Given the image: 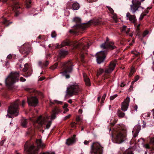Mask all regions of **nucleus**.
Listing matches in <instances>:
<instances>
[{"label": "nucleus", "mask_w": 154, "mask_h": 154, "mask_svg": "<svg viewBox=\"0 0 154 154\" xmlns=\"http://www.w3.org/2000/svg\"><path fill=\"white\" fill-rule=\"evenodd\" d=\"M52 113L50 118L49 117L42 118L41 116H39L35 121H33L36 123L41 124L42 125L44 124L45 125H51L52 121L55 119L56 118V115L58 114L60 112V109L57 107H55L52 110Z\"/></svg>", "instance_id": "obj_1"}, {"label": "nucleus", "mask_w": 154, "mask_h": 154, "mask_svg": "<svg viewBox=\"0 0 154 154\" xmlns=\"http://www.w3.org/2000/svg\"><path fill=\"white\" fill-rule=\"evenodd\" d=\"M36 143L38 148L35 149V146L33 145H31L29 147L28 142H26L24 145V150L29 153L30 154H36L38 151V148L43 149L45 146L41 139H37L36 141Z\"/></svg>", "instance_id": "obj_2"}, {"label": "nucleus", "mask_w": 154, "mask_h": 154, "mask_svg": "<svg viewBox=\"0 0 154 154\" xmlns=\"http://www.w3.org/2000/svg\"><path fill=\"white\" fill-rule=\"evenodd\" d=\"M56 45V48H60L63 47L68 45H72L75 48H77L79 46H81L83 48V50L82 51V52H83V53H84L85 52L86 53V49L88 48L89 46V45L88 43H87V46H85L83 44L81 43V41L78 42L76 41L70 42L69 41H65L62 42L61 45H59L57 44Z\"/></svg>", "instance_id": "obj_3"}, {"label": "nucleus", "mask_w": 154, "mask_h": 154, "mask_svg": "<svg viewBox=\"0 0 154 154\" xmlns=\"http://www.w3.org/2000/svg\"><path fill=\"white\" fill-rule=\"evenodd\" d=\"M115 126V127L113 128V131L116 132L115 141L116 143L119 144L124 141L126 137V131L120 127L116 128L117 126Z\"/></svg>", "instance_id": "obj_4"}, {"label": "nucleus", "mask_w": 154, "mask_h": 154, "mask_svg": "<svg viewBox=\"0 0 154 154\" xmlns=\"http://www.w3.org/2000/svg\"><path fill=\"white\" fill-rule=\"evenodd\" d=\"M81 87L78 83L76 82H72L69 84L67 88L66 95L70 96L77 94L81 91Z\"/></svg>", "instance_id": "obj_5"}, {"label": "nucleus", "mask_w": 154, "mask_h": 154, "mask_svg": "<svg viewBox=\"0 0 154 154\" xmlns=\"http://www.w3.org/2000/svg\"><path fill=\"white\" fill-rule=\"evenodd\" d=\"M63 71L60 73L63 76H65L66 79L70 77L69 73L72 72L73 70V67L74 65L70 61L62 63Z\"/></svg>", "instance_id": "obj_6"}, {"label": "nucleus", "mask_w": 154, "mask_h": 154, "mask_svg": "<svg viewBox=\"0 0 154 154\" xmlns=\"http://www.w3.org/2000/svg\"><path fill=\"white\" fill-rule=\"evenodd\" d=\"M19 77V75L18 72H11L5 80L6 85L9 88L13 84L18 81Z\"/></svg>", "instance_id": "obj_7"}, {"label": "nucleus", "mask_w": 154, "mask_h": 154, "mask_svg": "<svg viewBox=\"0 0 154 154\" xmlns=\"http://www.w3.org/2000/svg\"><path fill=\"white\" fill-rule=\"evenodd\" d=\"M103 147L98 142L92 143L91 147L90 153L91 154H102Z\"/></svg>", "instance_id": "obj_8"}, {"label": "nucleus", "mask_w": 154, "mask_h": 154, "mask_svg": "<svg viewBox=\"0 0 154 154\" xmlns=\"http://www.w3.org/2000/svg\"><path fill=\"white\" fill-rule=\"evenodd\" d=\"M19 104V103L18 100L14 103H11L8 108V112L10 114H14L16 116H18Z\"/></svg>", "instance_id": "obj_9"}, {"label": "nucleus", "mask_w": 154, "mask_h": 154, "mask_svg": "<svg viewBox=\"0 0 154 154\" xmlns=\"http://www.w3.org/2000/svg\"><path fill=\"white\" fill-rule=\"evenodd\" d=\"M116 64V60H115L110 62L109 67L105 69V70L101 68H100L97 72L98 75H100L104 72L106 73H111L114 69Z\"/></svg>", "instance_id": "obj_10"}, {"label": "nucleus", "mask_w": 154, "mask_h": 154, "mask_svg": "<svg viewBox=\"0 0 154 154\" xmlns=\"http://www.w3.org/2000/svg\"><path fill=\"white\" fill-rule=\"evenodd\" d=\"M132 4L130 5V10L133 14H134L138 9L141 7V3L140 1L134 2V0L132 1Z\"/></svg>", "instance_id": "obj_11"}, {"label": "nucleus", "mask_w": 154, "mask_h": 154, "mask_svg": "<svg viewBox=\"0 0 154 154\" xmlns=\"http://www.w3.org/2000/svg\"><path fill=\"white\" fill-rule=\"evenodd\" d=\"M107 52L106 51H101L97 54V63L100 64L104 60Z\"/></svg>", "instance_id": "obj_12"}, {"label": "nucleus", "mask_w": 154, "mask_h": 154, "mask_svg": "<svg viewBox=\"0 0 154 154\" xmlns=\"http://www.w3.org/2000/svg\"><path fill=\"white\" fill-rule=\"evenodd\" d=\"M108 38H106V42L104 43H103L100 45V47L101 48L103 49H113L116 48V46H114V43L112 42H108Z\"/></svg>", "instance_id": "obj_13"}, {"label": "nucleus", "mask_w": 154, "mask_h": 154, "mask_svg": "<svg viewBox=\"0 0 154 154\" xmlns=\"http://www.w3.org/2000/svg\"><path fill=\"white\" fill-rule=\"evenodd\" d=\"M27 102L29 106H36L38 103V98L36 97H31L27 98Z\"/></svg>", "instance_id": "obj_14"}, {"label": "nucleus", "mask_w": 154, "mask_h": 154, "mask_svg": "<svg viewBox=\"0 0 154 154\" xmlns=\"http://www.w3.org/2000/svg\"><path fill=\"white\" fill-rule=\"evenodd\" d=\"M130 102V98L128 97L125 99L121 104V109L124 111H126L128 108Z\"/></svg>", "instance_id": "obj_15"}, {"label": "nucleus", "mask_w": 154, "mask_h": 154, "mask_svg": "<svg viewBox=\"0 0 154 154\" xmlns=\"http://www.w3.org/2000/svg\"><path fill=\"white\" fill-rule=\"evenodd\" d=\"M74 21L76 22V24L73 27H76L77 28L84 29L86 27L84 26V25L80 23L81 19L78 17H75L73 19Z\"/></svg>", "instance_id": "obj_16"}, {"label": "nucleus", "mask_w": 154, "mask_h": 154, "mask_svg": "<svg viewBox=\"0 0 154 154\" xmlns=\"http://www.w3.org/2000/svg\"><path fill=\"white\" fill-rule=\"evenodd\" d=\"M127 20H128L130 22L134 23H135L137 20L135 15L134 14H131L129 12H128L126 15Z\"/></svg>", "instance_id": "obj_17"}, {"label": "nucleus", "mask_w": 154, "mask_h": 154, "mask_svg": "<svg viewBox=\"0 0 154 154\" xmlns=\"http://www.w3.org/2000/svg\"><path fill=\"white\" fill-rule=\"evenodd\" d=\"M75 135H74L73 137L67 139L66 142V144L68 145H70L74 143L75 141Z\"/></svg>", "instance_id": "obj_18"}, {"label": "nucleus", "mask_w": 154, "mask_h": 154, "mask_svg": "<svg viewBox=\"0 0 154 154\" xmlns=\"http://www.w3.org/2000/svg\"><path fill=\"white\" fill-rule=\"evenodd\" d=\"M140 126H135L132 132L134 133L133 136L136 137L138 134V133L140 130Z\"/></svg>", "instance_id": "obj_19"}, {"label": "nucleus", "mask_w": 154, "mask_h": 154, "mask_svg": "<svg viewBox=\"0 0 154 154\" xmlns=\"http://www.w3.org/2000/svg\"><path fill=\"white\" fill-rule=\"evenodd\" d=\"M83 75L86 85L88 86H90L91 84L89 78L87 77L86 74L85 73H83Z\"/></svg>", "instance_id": "obj_20"}, {"label": "nucleus", "mask_w": 154, "mask_h": 154, "mask_svg": "<svg viewBox=\"0 0 154 154\" xmlns=\"http://www.w3.org/2000/svg\"><path fill=\"white\" fill-rule=\"evenodd\" d=\"M68 54V52L67 51L61 50L59 52V56L63 58L64 57Z\"/></svg>", "instance_id": "obj_21"}, {"label": "nucleus", "mask_w": 154, "mask_h": 154, "mask_svg": "<svg viewBox=\"0 0 154 154\" xmlns=\"http://www.w3.org/2000/svg\"><path fill=\"white\" fill-rule=\"evenodd\" d=\"M80 8L79 4L77 2L74 3L72 5V8L73 10H77Z\"/></svg>", "instance_id": "obj_22"}, {"label": "nucleus", "mask_w": 154, "mask_h": 154, "mask_svg": "<svg viewBox=\"0 0 154 154\" xmlns=\"http://www.w3.org/2000/svg\"><path fill=\"white\" fill-rule=\"evenodd\" d=\"M123 154H134L132 149H127L123 153Z\"/></svg>", "instance_id": "obj_23"}, {"label": "nucleus", "mask_w": 154, "mask_h": 154, "mask_svg": "<svg viewBox=\"0 0 154 154\" xmlns=\"http://www.w3.org/2000/svg\"><path fill=\"white\" fill-rule=\"evenodd\" d=\"M13 10L15 11V10L17 9L18 8H20V6L18 5L17 2H15L13 7Z\"/></svg>", "instance_id": "obj_24"}, {"label": "nucleus", "mask_w": 154, "mask_h": 154, "mask_svg": "<svg viewBox=\"0 0 154 154\" xmlns=\"http://www.w3.org/2000/svg\"><path fill=\"white\" fill-rule=\"evenodd\" d=\"M29 120L26 119H23L21 120V125H26L27 124Z\"/></svg>", "instance_id": "obj_25"}, {"label": "nucleus", "mask_w": 154, "mask_h": 154, "mask_svg": "<svg viewBox=\"0 0 154 154\" xmlns=\"http://www.w3.org/2000/svg\"><path fill=\"white\" fill-rule=\"evenodd\" d=\"M118 116L120 118H123L124 116L125 115V113L121 112L120 110H119L118 111Z\"/></svg>", "instance_id": "obj_26"}, {"label": "nucleus", "mask_w": 154, "mask_h": 154, "mask_svg": "<svg viewBox=\"0 0 154 154\" xmlns=\"http://www.w3.org/2000/svg\"><path fill=\"white\" fill-rule=\"evenodd\" d=\"M135 71V68L133 67H132L131 68L130 72L129 74V77H130L132 76Z\"/></svg>", "instance_id": "obj_27"}, {"label": "nucleus", "mask_w": 154, "mask_h": 154, "mask_svg": "<svg viewBox=\"0 0 154 154\" xmlns=\"http://www.w3.org/2000/svg\"><path fill=\"white\" fill-rule=\"evenodd\" d=\"M8 21L6 19H5L3 21V23L5 24L6 26H8L9 25L12 23V22H9L8 23Z\"/></svg>", "instance_id": "obj_28"}, {"label": "nucleus", "mask_w": 154, "mask_h": 154, "mask_svg": "<svg viewBox=\"0 0 154 154\" xmlns=\"http://www.w3.org/2000/svg\"><path fill=\"white\" fill-rule=\"evenodd\" d=\"M112 14V18L116 22H117V17L116 15V14L114 13L113 14Z\"/></svg>", "instance_id": "obj_29"}, {"label": "nucleus", "mask_w": 154, "mask_h": 154, "mask_svg": "<svg viewBox=\"0 0 154 154\" xmlns=\"http://www.w3.org/2000/svg\"><path fill=\"white\" fill-rule=\"evenodd\" d=\"M28 68V64L26 63L24 65V67L23 69V71L24 72H26V71Z\"/></svg>", "instance_id": "obj_30"}, {"label": "nucleus", "mask_w": 154, "mask_h": 154, "mask_svg": "<svg viewBox=\"0 0 154 154\" xmlns=\"http://www.w3.org/2000/svg\"><path fill=\"white\" fill-rule=\"evenodd\" d=\"M58 64V63H56L54 64L50 67V69L52 70L54 69L57 68Z\"/></svg>", "instance_id": "obj_31"}, {"label": "nucleus", "mask_w": 154, "mask_h": 154, "mask_svg": "<svg viewBox=\"0 0 154 154\" xmlns=\"http://www.w3.org/2000/svg\"><path fill=\"white\" fill-rule=\"evenodd\" d=\"M106 94H104L101 100V104L103 103H104V101L105 100V98L106 97Z\"/></svg>", "instance_id": "obj_32"}, {"label": "nucleus", "mask_w": 154, "mask_h": 154, "mask_svg": "<svg viewBox=\"0 0 154 154\" xmlns=\"http://www.w3.org/2000/svg\"><path fill=\"white\" fill-rule=\"evenodd\" d=\"M131 53L134 54V55L135 56H138L139 54V52L135 50L132 51H131Z\"/></svg>", "instance_id": "obj_33"}, {"label": "nucleus", "mask_w": 154, "mask_h": 154, "mask_svg": "<svg viewBox=\"0 0 154 154\" xmlns=\"http://www.w3.org/2000/svg\"><path fill=\"white\" fill-rule=\"evenodd\" d=\"M107 8L109 9V11L110 13L111 14H113L114 12V11L113 10V9L111 8L109 6H107Z\"/></svg>", "instance_id": "obj_34"}, {"label": "nucleus", "mask_w": 154, "mask_h": 154, "mask_svg": "<svg viewBox=\"0 0 154 154\" xmlns=\"http://www.w3.org/2000/svg\"><path fill=\"white\" fill-rule=\"evenodd\" d=\"M56 36V34L55 32H52L51 34V36L52 38H55Z\"/></svg>", "instance_id": "obj_35"}, {"label": "nucleus", "mask_w": 154, "mask_h": 154, "mask_svg": "<svg viewBox=\"0 0 154 154\" xmlns=\"http://www.w3.org/2000/svg\"><path fill=\"white\" fill-rule=\"evenodd\" d=\"M127 29V26H124L122 27V28L121 29L122 31V32H125Z\"/></svg>", "instance_id": "obj_36"}, {"label": "nucleus", "mask_w": 154, "mask_h": 154, "mask_svg": "<svg viewBox=\"0 0 154 154\" xmlns=\"http://www.w3.org/2000/svg\"><path fill=\"white\" fill-rule=\"evenodd\" d=\"M81 120V116H77L76 117V120L77 122H79Z\"/></svg>", "instance_id": "obj_37"}, {"label": "nucleus", "mask_w": 154, "mask_h": 154, "mask_svg": "<svg viewBox=\"0 0 154 154\" xmlns=\"http://www.w3.org/2000/svg\"><path fill=\"white\" fill-rule=\"evenodd\" d=\"M117 96V94H115L113 96H111L110 97V99L111 100H113Z\"/></svg>", "instance_id": "obj_38"}, {"label": "nucleus", "mask_w": 154, "mask_h": 154, "mask_svg": "<svg viewBox=\"0 0 154 154\" xmlns=\"http://www.w3.org/2000/svg\"><path fill=\"white\" fill-rule=\"evenodd\" d=\"M148 33V31L147 30H146L144 32L143 34V37H145Z\"/></svg>", "instance_id": "obj_39"}, {"label": "nucleus", "mask_w": 154, "mask_h": 154, "mask_svg": "<svg viewBox=\"0 0 154 154\" xmlns=\"http://www.w3.org/2000/svg\"><path fill=\"white\" fill-rule=\"evenodd\" d=\"M143 146L146 149H149L150 147L149 146V145L148 144H146L143 145Z\"/></svg>", "instance_id": "obj_40"}, {"label": "nucleus", "mask_w": 154, "mask_h": 154, "mask_svg": "<svg viewBox=\"0 0 154 154\" xmlns=\"http://www.w3.org/2000/svg\"><path fill=\"white\" fill-rule=\"evenodd\" d=\"M139 79V77L138 75L136 76L134 80L133 81V82H135L137 81Z\"/></svg>", "instance_id": "obj_41"}, {"label": "nucleus", "mask_w": 154, "mask_h": 154, "mask_svg": "<svg viewBox=\"0 0 154 154\" xmlns=\"http://www.w3.org/2000/svg\"><path fill=\"white\" fill-rule=\"evenodd\" d=\"M49 64V62L48 61H46L45 63H43V65L45 66H47Z\"/></svg>", "instance_id": "obj_42"}, {"label": "nucleus", "mask_w": 154, "mask_h": 154, "mask_svg": "<svg viewBox=\"0 0 154 154\" xmlns=\"http://www.w3.org/2000/svg\"><path fill=\"white\" fill-rule=\"evenodd\" d=\"M150 143L154 145V138H152L150 140Z\"/></svg>", "instance_id": "obj_43"}, {"label": "nucleus", "mask_w": 154, "mask_h": 154, "mask_svg": "<svg viewBox=\"0 0 154 154\" xmlns=\"http://www.w3.org/2000/svg\"><path fill=\"white\" fill-rule=\"evenodd\" d=\"M147 116V117H149L150 116V113H147V114H143L142 115V117H143L144 118V116Z\"/></svg>", "instance_id": "obj_44"}, {"label": "nucleus", "mask_w": 154, "mask_h": 154, "mask_svg": "<svg viewBox=\"0 0 154 154\" xmlns=\"http://www.w3.org/2000/svg\"><path fill=\"white\" fill-rule=\"evenodd\" d=\"M71 116V115L70 114H69L67 116H65L64 118V120L67 119L69 118Z\"/></svg>", "instance_id": "obj_45"}, {"label": "nucleus", "mask_w": 154, "mask_h": 154, "mask_svg": "<svg viewBox=\"0 0 154 154\" xmlns=\"http://www.w3.org/2000/svg\"><path fill=\"white\" fill-rule=\"evenodd\" d=\"M25 103H26V101H25V100H22V104H21V106L23 107L24 106Z\"/></svg>", "instance_id": "obj_46"}, {"label": "nucleus", "mask_w": 154, "mask_h": 154, "mask_svg": "<svg viewBox=\"0 0 154 154\" xmlns=\"http://www.w3.org/2000/svg\"><path fill=\"white\" fill-rule=\"evenodd\" d=\"M54 102L55 103H57L58 104H61L62 103V102L61 101H57V100H55Z\"/></svg>", "instance_id": "obj_47"}, {"label": "nucleus", "mask_w": 154, "mask_h": 154, "mask_svg": "<svg viewBox=\"0 0 154 154\" xmlns=\"http://www.w3.org/2000/svg\"><path fill=\"white\" fill-rule=\"evenodd\" d=\"M89 141L85 140L84 142V143L85 145H88L89 144Z\"/></svg>", "instance_id": "obj_48"}, {"label": "nucleus", "mask_w": 154, "mask_h": 154, "mask_svg": "<svg viewBox=\"0 0 154 154\" xmlns=\"http://www.w3.org/2000/svg\"><path fill=\"white\" fill-rule=\"evenodd\" d=\"M20 80L21 82H24L25 81L26 79L23 78L21 77L20 78Z\"/></svg>", "instance_id": "obj_49"}, {"label": "nucleus", "mask_w": 154, "mask_h": 154, "mask_svg": "<svg viewBox=\"0 0 154 154\" xmlns=\"http://www.w3.org/2000/svg\"><path fill=\"white\" fill-rule=\"evenodd\" d=\"M68 105L67 103H65L64 104V106H63V108H66L68 107Z\"/></svg>", "instance_id": "obj_50"}, {"label": "nucleus", "mask_w": 154, "mask_h": 154, "mask_svg": "<svg viewBox=\"0 0 154 154\" xmlns=\"http://www.w3.org/2000/svg\"><path fill=\"white\" fill-rule=\"evenodd\" d=\"M43 62L41 61H39L38 62V65L40 66H41L42 65H43Z\"/></svg>", "instance_id": "obj_51"}, {"label": "nucleus", "mask_w": 154, "mask_h": 154, "mask_svg": "<svg viewBox=\"0 0 154 154\" xmlns=\"http://www.w3.org/2000/svg\"><path fill=\"white\" fill-rule=\"evenodd\" d=\"M130 29L127 28V29L126 31H125V33L128 34V33L130 32Z\"/></svg>", "instance_id": "obj_52"}, {"label": "nucleus", "mask_w": 154, "mask_h": 154, "mask_svg": "<svg viewBox=\"0 0 154 154\" xmlns=\"http://www.w3.org/2000/svg\"><path fill=\"white\" fill-rule=\"evenodd\" d=\"M84 55L82 54H82H81V60L82 61H83V58H84Z\"/></svg>", "instance_id": "obj_53"}, {"label": "nucleus", "mask_w": 154, "mask_h": 154, "mask_svg": "<svg viewBox=\"0 0 154 154\" xmlns=\"http://www.w3.org/2000/svg\"><path fill=\"white\" fill-rule=\"evenodd\" d=\"M7 58L8 59H11L12 58V55L11 54H9L7 57Z\"/></svg>", "instance_id": "obj_54"}, {"label": "nucleus", "mask_w": 154, "mask_h": 154, "mask_svg": "<svg viewBox=\"0 0 154 154\" xmlns=\"http://www.w3.org/2000/svg\"><path fill=\"white\" fill-rule=\"evenodd\" d=\"M45 77H42L39 78V80L40 81H42V80H43L45 79Z\"/></svg>", "instance_id": "obj_55"}, {"label": "nucleus", "mask_w": 154, "mask_h": 154, "mask_svg": "<svg viewBox=\"0 0 154 154\" xmlns=\"http://www.w3.org/2000/svg\"><path fill=\"white\" fill-rule=\"evenodd\" d=\"M134 109L135 110H137V105H135L134 106Z\"/></svg>", "instance_id": "obj_56"}, {"label": "nucleus", "mask_w": 154, "mask_h": 154, "mask_svg": "<svg viewBox=\"0 0 154 154\" xmlns=\"http://www.w3.org/2000/svg\"><path fill=\"white\" fill-rule=\"evenodd\" d=\"M40 154H55V153L54 152H52L50 153H41Z\"/></svg>", "instance_id": "obj_57"}, {"label": "nucleus", "mask_w": 154, "mask_h": 154, "mask_svg": "<svg viewBox=\"0 0 154 154\" xmlns=\"http://www.w3.org/2000/svg\"><path fill=\"white\" fill-rule=\"evenodd\" d=\"M26 6L27 8H30V5L27 3H26Z\"/></svg>", "instance_id": "obj_58"}, {"label": "nucleus", "mask_w": 154, "mask_h": 154, "mask_svg": "<svg viewBox=\"0 0 154 154\" xmlns=\"http://www.w3.org/2000/svg\"><path fill=\"white\" fill-rule=\"evenodd\" d=\"M68 102L70 104H71L72 103V101L71 99L69 100L68 101Z\"/></svg>", "instance_id": "obj_59"}, {"label": "nucleus", "mask_w": 154, "mask_h": 154, "mask_svg": "<svg viewBox=\"0 0 154 154\" xmlns=\"http://www.w3.org/2000/svg\"><path fill=\"white\" fill-rule=\"evenodd\" d=\"M82 110L79 109V113H82Z\"/></svg>", "instance_id": "obj_60"}, {"label": "nucleus", "mask_w": 154, "mask_h": 154, "mask_svg": "<svg viewBox=\"0 0 154 154\" xmlns=\"http://www.w3.org/2000/svg\"><path fill=\"white\" fill-rule=\"evenodd\" d=\"M28 91L30 93H31V92L33 91V90L31 89H28Z\"/></svg>", "instance_id": "obj_61"}, {"label": "nucleus", "mask_w": 154, "mask_h": 154, "mask_svg": "<svg viewBox=\"0 0 154 154\" xmlns=\"http://www.w3.org/2000/svg\"><path fill=\"white\" fill-rule=\"evenodd\" d=\"M69 32L70 33H74L75 32L74 31H73L72 30H69Z\"/></svg>", "instance_id": "obj_62"}, {"label": "nucleus", "mask_w": 154, "mask_h": 154, "mask_svg": "<svg viewBox=\"0 0 154 154\" xmlns=\"http://www.w3.org/2000/svg\"><path fill=\"white\" fill-rule=\"evenodd\" d=\"M100 99V97H98L97 98V100L98 101H99Z\"/></svg>", "instance_id": "obj_63"}, {"label": "nucleus", "mask_w": 154, "mask_h": 154, "mask_svg": "<svg viewBox=\"0 0 154 154\" xmlns=\"http://www.w3.org/2000/svg\"><path fill=\"white\" fill-rule=\"evenodd\" d=\"M125 85L123 83H122L121 85V87H124L125 86Z\"/></svg>", "instance_id": "obj_64"}]
</instances>
